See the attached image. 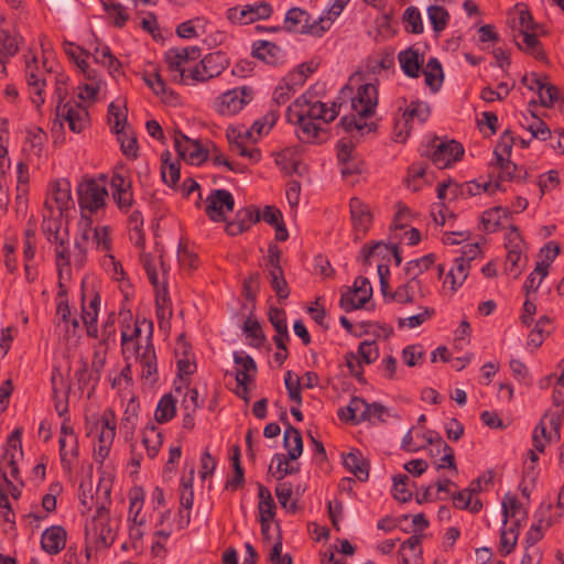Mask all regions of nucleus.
Returning a JSON list of instances; mask_svg holds the SVG:
<instances>
[{"instance_id": "obj_62", "label": "nucleus", "mask_w": 564, "mask_h": 564, "mask_svg": "<svg viewBox=\"0 0 564 564\" xmlns=\"http://www.w3.org/2000/svg\"><path fill=\"white\" fill-rule=\"evenodd\" d=\"M494 171H497L498 178L501 181H510L513 178L517 171V165L509 160V158L502 159L501 161L495 160L491 163Z\"/></svg>"}, {"instance_id": "obj_60", "label": "nucleus", "mask_w": 564, "mask_h": 564, "mask_svg": "<svg viewBox=\"0 0 564 564\" xmlns=\"http://www.w3.org/2000/svg\"><path fill=\"white\" fill-rule=\"evenodd\" d=\"M289 460V456L286 457L284 454L278 453L273 455L272 464H276V471L273 474V476H275L276 479H282L288 475H292L299 471V468L290 465Z\"/></svg>"}, {"instance_id": "obj_53", "label": "nucleus", "mask_w": 564, "mask_h": 564, "mask_svg": "<svg viewBox=\"0 0 564 564\" xmlns=\"http://www.w3.org/2000/svg\"><path fill=\"white\" fill-rule=\"evenodd\" d=\"M279 115L270 110L264 117L254 121L251 129L245 130V134L252 137V133L256 132L258 135L267 134L270 129L275 124Z\"/></svg>"}, {"instance_id": "obj_34", "label": "nucleus", "mask_w": 564, "mask_h": 564, "mask_svg": "<svg viewBox=\"0 0 564 564\" xmlns=\"http://www.w3.org/2000/svg\"><path fill=\"white\" fill-rule=\"evenodd\" d=\"M282 251L276 245H270L268 256L264 258V267L269 281L274 276H283L284 272L281 267Z\"/></svg>"}, {"instance_id": "obj_40", "label": "nucleus", "mask_w": 564, "mask_h": 564, "mask_svg": "<svg viewBox=\"0 0 564 564\" xmlns=\"http://www.w3.org/2000/svg\"><path fill=\"white\" fill-rule=\"evenodd\" d=\"M61 227V221L58 219H47L43 221V234L50 243L56 246L58 242L68 239V230L65 228L62 232Z\"/></svg>"}, {"instance_id": "obj_54", "label": "nucleus", "mask_w": 564, "mask_h": 564, "mask_svg": "<svg viewBox=\"0 0 564 564\" xmlns=\"http://www.w3.org/2000/svg\"><path fill=\"white\" fill-rule=\"evenodd\" d=\"M403 22L408 32L413 34H421L423 32L422 18L417 8H406L403 13Z\"/></svg>"}, {"instance_id": "obj_63", "label": "nucleus", "mask_w": 564, "mask_h": 564, "mask_svg": "<svg viewBox=\"0 0 564 564\" xmlns=\"http://www.w3.org/2000/svg\"><path fill=\"white\" fill-rule=\"evenodd\" d=\"M536 93L539 95L541 104L544 107H552L553 104L558 98L557 88L555 86L544 83V82L541 84V86H539V89Z\"/></svg>"}, {"instance_id": "obj_52", "label": "nucleus", "mask_w": 564, "mask_h": 564, "mask_svg": "<svg viewBox=\"0 0 564 564\" xmlns=\"http://www.w3.org/2000/svg\"><path fill=\"white\" fill-rule=\"evenodd\" d=\"M243 332L247 337L251 338V345L260 347L265 341V336L262 332L261 325L257 319L248 317L243 323Z\"/></svg>"}, {"instance_id": "obj_57", "label": "nucleus", "mask_w": 564, "mask_h": 564, "mask_svg": "<svg viewBox=\"0 0 564 564\" xmlns=\"http://www.w3.org/2000/svg\"><path fill=\"white\" fill-rule=\"evenodd\" d=\"M532 134L533 138L545 141L547 139L554 140L550 128L540 118L532 116L531 121L524 126Z\"/></svg>"}, {"instance_id": "obj_19", "label": "nucleus", "mask_w": 564, "mask_h": 564, "mask_svg": "<svg viewBox=\"0 0 564 564\" xmlns=\"http://www.w3.org/2000/svg\"><path fill=\"white\" fill-rule=\"evenodd\" d=\"M251 137L245 134V130L241 131L236 128L227 130V139L231 152L248 158L251 162H258L261 159L260 150L254 147H249V139Z\"/></svg>"}, {"instance_id": "obj_33", "label": "nucleus", "mask_w": 564, "mask_h": 564, "mask_svg": "<svg viewBox=\"0 0 564 564\" xmlns=\"http://www.w3.org/2000/svg\"><path fill=\"white\" fill-rule=\"evenodd\" d=\"M116 415L112 409H106L100 419L99 443L112 444L116 436Z\"/></svg>"}, {"instance_id": "obj_28", "label": "nucleus", "mask_w": 564, "mask_h": 564, "mask_svg": "<svg viewBox=\"0 0 564 564\" xmlns=\"http://www.w3.org/2000/svg\"><path fill=\"white\" fill-rule=\"evenodd\" d=\"M399 63L403 73L411 77L416 78L420 75L423 59L416 50L408 48L399 53Z\"/></svg>"}, {"instance_id": "obj_29", "label": "nucleus", "mask_w": 564, "mask_h": 564, "mask_svg": "<svg viewBox=\"0 0 564 564\" xmlns=\"http://www.w3.org/2000/svg\"><path fill=\"white\" fill-rule=\"evenodd\" d=\"M283 446L288 451L289 459H297L303 452V440L300 431L294 426L288 424L284 436Z\"/></svg>"}, {"instance_id": "obj_59", "label": "nucleus", "mask_w": 564, "mask_h": 564, "mask_svg": "<svg viewBox=\"0 0 564 564\" xmlns=\"http://www.w3.org/2000/svg\"><path fill=\"white\" fill-rule=\"evenodd\" d=\"M127 116L121 112L120 107L111 102L108 108V122L116 134H120L124 130Z\"/></svg>"}, {"instance_id": "obj_51", "label": "nucleus", "mask_w": 564, "mask_h": 564, "mask_svg": "<svg viewBox=\"0 0 564 564\" xmlns=\"http://www.w3.org/2000/svg\"><path fill=\"white\" fill-rule=\"evenodd\" d=\"M552 525V520L540 519L538 523H533L525 536V547H538L536 543L543 538L544 530Z\"/></svg>"}, {"instance_id": "obj_49", "label": "nucleus", "mask_w": 564, "mask_h": 564, "mask_svg": "<svg viewBox=\"0 0 564 564\" xmlns=\"http://www.w3.org/2000/svg\"><path fill=\"white\" fill-rule=\"evenodd\" d=\"M430 106L424 101H411L403 112L405 119L411 122L416 119L419 122H424L430 117Z\"/></svg>"}, {"instance_id": "obj_16", "label": "nucleus", "mask_w": 564, "mask_h": 564, "mask_svg": "<svg viewBox=\"0 0 564 564\" xmlns=\"http://www.w3.org/2000/svg\"><path fill=\"white\" fill-rule=\"evenodd\" d=\"M56 116L68 123L73 132H82L89 123L87 109L78 102L57 104Z\"/></svg>"}, {"instance_id": "obj_13", "label": "nucleus", "mask_w": 564, "mask_h": 564, "mask_svg": "<svg viewBox=\"0 0 564 564\" xmlns=\"http://www.w3.org/2000/svg\"><path fill=\"white\" fill-rule=\"evenodd\" d=\"M252 95V89L248 87L230 89L217 99V111L223 116L236 115L251 101Z\"/></svg>"}, {"instance_id": "obj_32", "label": "nucleus", "mask_w": 564, "mask_h": 564, "mask_svg": "<svg viewBox=\"0 0 564 564\" xmlns=\"http://www.w3.org/2000/svg\"><path fill=\"white\" fill-rule=\"evenodd\" d=\"M258 497L260 522H264L265 520H272L275 514V503L272 498L271 491L263 485L258 484Z\"/></svg>"}, {"instance_id": "obj_37", "label": "nucleus", "mask_w": 564, "mask_h": 564, "mask_svg": "<svg viewBox=\"0 0 564 564\" xmlns=\"http://www.w3.org/2000/svg\"><path fill=\"white\" fill-rule=\"evenodd\" d=\"M176 414V401L171 393L164 394L155 410V420L159 423H166L171 421Z\"/></svg>"}, {"instance_id": "obj_6", "label": "nucleus", "mask_w": 564, "mask_h": 564, "mask_svg": "<svg viewBox=\"0 0 564 564\" xmlns=\"http://www.w3.org/2000/svg\"><path fill=\"white\" fill-rule=\"evenodd\" d=\"M78 205L83 217H90L106 205L108 192L97 181L90 178L83 181L77 187Z\"/></svg>"}, {"instance_id": "obj_35", "label": "nucleus", "mask_w": 564, "mask_h": 564, "mask_svg": "<svg viewBox=\"0 0 564 564\" xmlns=\"http://www.w3.org/2000/svg\"><path fill=\"white\" fill-rule=\"evenodd\" d=\"M142 443L147 449L148 456L154 458L162 445V434L154 425H148L143 430Z\"/></svg>"}, {"instance_id": "obj_23", "label": "nucleus", "mask_w": 564, "mask_h": 564, "mask_svg": "<svg viewBox=\"0 0 564 564\" xmlns=\"http://www.w3.org/2000/svg\"><path fill=\"white\" fill-rule=\"evenodd\" d=\"M66 544V531L61 525H53L42 533L41 546L48 554L59 553Z\"/></svg>"}, {"instance_id": "obj_15", "label": "nucleus", "mask_w": 564, "mask_h": 564, "mask_svg": "<svg viewBox=\"0 0 564 564\" xmlns=\"http://www.w3.org/2000/svg\"><path fill=\"white\" fill-rule=\"evenodd\" d=\"M153 324H148V335L145 346L141 355L137 356V361L141 368V379L149 386H153L159 380L158 361L154 347L152 345Z\"/></svg>"}, {"instance_id": "obj_55", "label": "nucleus", "mask_w": 564, "mask_h": 564, "mask_svg": "<svg viewBox=\"0 0 564 564\" xmlns=\"http://www.w3.org/2000/svg\"><path fill=\"white\" fill-rule=\"evenodd\" d=\"M434 262L435 256L433 253L412 260L405 267L406 275L416 279L421 273L429 270Z\"/></svg>"}, {"instance_id": "obj_1", "label": "nucleus", "mask_w": 564, "mask_h": 564, "mask_svg": "<svg viewBox=\"0 0 564 564\" xmlns=\"http://www.w3.org/2000/svg\"><path fill=\"white\" fill-rule=\"evenodd\" d=\"M377 105V86L373 84L361 85L351 99V109L355 115L343 117L339 121V127L345 132H356L360 135L373 131L376 124L373 122H367L365 119L375 115Z\"/></svg>"}, {"instance_id": "obj_56", "label": "nucleus", "mask_w": 564, "mask_h": 564, "mask_svg": "<svg viewBox=\"0 0 564 564\" xmlns=\"http://www.w3.org/2000/svg\"><path fill=\"white\" fill-rule=\"evenodd\" d=\"M189 479H182L181 482V494H180V505L181 508L185 510H191L194 502V490H193V478H194V468L189 471Z\"/></svg>"}, {"instance_id": "obj_21", "label": "nucleus", "mask_w": 564, "mask_h": 564, "mask_svg": "<svg viewBox=\"0 0 564 564\" xmlns=\"http://www.w3.org/2000/svg\"><path fill=\"white\" fill-rule=\"evenodd\" d=\"M296 117L299 123V138L303 142L322 143L328 139V132L321 122L313 121L307 117L299 115H296Z\"/></svg>"}, {"instance_id": "obj_18", "label": "nucleus", "mask_w": 564, "mask_h": 564, "mask_svg": "<svg viewBox=\"0 0 564 564\" xmlns=\"http://www.w3.org/2000/svg\"><path fill=\"white\" fill-rule=\"evenodd\" d=\"M112 198L122 213H128L134 202L132 182L119 173H115L110 180Z\"/></svg>"}, {"instance_id": "obj_58", "label": "nucleus", "mask_w": 564, "mask_h": 564, "mask_svg": "<svg viewBox=\"0 0 564 564\" xmlns=\"http://www.w3.org/2000/svg\"><path fill=\"white\" fill-rule=\"evenodd\" d=\"M292 494V486L289 482H280L275 487V496L281 507L294 512L296 510V505L294 501L290 502Z\"/></svg>"}, {"instance_id": "obj_46", "label": "nucleus", "mask_w": 564, "mask_h": 564, "mask_svg": "<svg viewBox=\"0 0 564 564\" xmlns=\"http://www.w3.org/2000/svg\"><path fill=\"white\" fill-rule=\"evenodd\" d=\"M518 527L519 525L511 524L507 528V524L503 523L500 534V551L505 555L510 554L514 550L519 535Z\"/></svg>"}, {"instance_id": "obj_22", "label": "nucleus", "mask_w": 564, "mask_h": 564, "mask_svg": "<svg viewBox=\"0 0 564 564\" xmlns=\"http://www.w3.org/2000/svg\"><path fill=\"white\" fill-rule=\"evenodd\" d=\"M51 202H54L56 208L62 213L72 205L70 184L67 180L55 181L51 187V195L45 200V206L53 208Z\"/></svg>"}, {"instance_id": "obj_39", "label": "nucleus", "mask_w": 564, "mask_h": 564, "mask_svg": "<svg viewBox=\"0 0 564 564\" xmlns=\"http://www.w3.org/2000/svg\"><path fill=\"white\" fill-rule=\"evenodd\" d=\"M19 50V42L8 31L0 30V64L4 65Z\"/></svg>"}, {"instance_id": "obj_10", "label": "nucleus", "mask_w": 564, "mask_h": 564, "mask_svg": "<svg viewBox=\"0 0 564 564\" xmlns=\"http://www.w3.org/2000/svg\"><path fill=\"white\" fill-rule=\"evenodd\" d=\"M86 536L91 539L97 546L108 547L116 539V532L109 524V512L105 507L97 509L90 525L86 527Z\"/></svg>"}, {"instance_id": "obj_36", "label": "nucleus", "mask_w": 564, "mask_h": 564, "mask_svg": "<svg viewBox=\"0 0 564 564\" xmlns=\"http://www.w3.org/2000/svg\"><path fill=\"white\" fill-rule=\"evenodd\" d=\"M508 210L501 207L488 209L481 215L482 229L495 232L502 226V218H507Z\"/></svg>"}, {"instance_id": "obj_2", "label": "nucleus", "mask_w": 564, "mask_h": 564, "mask_svg": "<svg viewBox=\"0 0 564 564\" xmlns=\"http://www.w3.org/2000/svg\"><path fill=\"white\" fill-rule=\"evenodd\" d=\"M535 23L528 10H520L517 17L512 19L513 41L516 45L534 56L535 58H543L544 53L541 42L536 37Z\"/></svg>"}, {"instance_id": "obj_14", "label": "nucleus", "mask_w": 564, "mask_h": 564, "mask_svg": "<svg viewBox=\"0 0 564 564\" xmlns=\"http://www.w3.org/2000/svg\"><path fill=\"white\" fill-rule=\"evenodd\" d=\"M234 208L235 198L227 189H213L205 200V213L213 221H225V213Z\"/></svg>"}, {"instance_id": "obj_42", "label": "nucleus", "mask_w": 564, "mask_h": 564, "mask_svg": "<svg viewBox=\"0 0 564 564\" xmlns=\"http://www.w3.org/2000/svg\"><path fill=\"white\" fill-rule=\"evenodd\" d=\"M143 508V492L141 489H134L130 492V507L128 520L133 524L143 525L145 520L144 517H140Z\"/></svg>"}, {"instance_id": "obj_50", "label": "nucleus", "mask_w": 564, "mask_h": 564, "mask_svg": "<svg viewBox=\"0 0 564 564\" xmlns=\"http://www.w3.org/2000/svg\"><path fill=\"white\" fill-rule=\"evenodd\" d=\"M368 404L369 403H367L362 398L354 397L347 406V411H349L347 421L360 423L368 420V416L366 415Z\"/></svg>"}, {"instance_id": "obj_8", "label": "nucleus", "mask_w": 564, "mask_h": 564, "mask_svg": "<svg viewBox=\"0 0 564 564\" xmlns=\"http://www.w3.org/2000/svg\"><path fill=\"white\" fill-rule=\"evenodd\" d=\"M22 429H15L7 441V445L0 456V473L8 486H11V479L19 480V468L17 465V454L22 455Z\"/></svg>"}, {"instance_id": "obj_38", "label": "nucleus", "mask_w": 564, "mask_h": 564, "mask_svg": "<svg viewBox=\"0 0 564 564\" xmlns=\"http://www.w3.org/2000/svg\"><path fill=\"white\" fill-rule=\"evenodd\" d=\"M421 289V282L417 279L410 276V280L400 285L390 297L399 303H412L416 291Z\"/></svg>"}, {"instance_id": "obj_3", "label": "nucleus", "mask_w": 564, "mask_h": 564, "mask_svg": "<svg viewBox=\"0 0 564 564\" xmlns=\"http://www.w3.org/2000/svg\"><path fill=\"white\" fill-rule=\"evenodd\" d=\"M333 24L332 17L312 20L308 12L301 8H292L286 12L284 29L289 32L322 36Z\"/></svg>"}, {"instance_id": "obj_5", "label": "nucleus", "mask_w": 564, "mask_h": 564, "mask_svg": "<svg viewBox=\"0 0 564 564\" xmlns=\"http://www.w3.org/2000/svg\"><path fill=\"white\" fill-rule=\"evenodd\" d=\"M422 156L431 159L438 169H445L455 163L464 155V148L455 140L443 141L434 137L424 145L421 152Z\"/></svg>"}, {"instance_id": "obj_4", "label": "nucleus", "mask_w": 564, "mask_h": 564, "mask_svg": "<svg viewBox=\"0 0 564 564\" xmlns=\"http://www.w3.org/2000/svg\"><path fill=\"white\" fill-rule=\"evenodd\" d=\"M200 57V48L197 46L174 47L166 51L164 61L167 65V72L172 82L191 84L188 70L191 62Z\"/></svg>"}, {"instance_id": "obj_12", "label": "nucleus", "mask_w": 564, "mask_h": 564, "mask_svg": "<svg viewBox=\"0 0 564 564\" xmlns=\"http://www.w3.org/2000/svg\"><path fill=\"white\" fill-rule=\"evenodd\" d=\"M273 9L268 2L247 4L242 8L232 7L227 10V19L236 24H249L271 17Z\"/></svg>"}, {"instance_id": "obj_44", "label": "nucleus", "mask_w": 564, "mask_h": 564, "mask_svg": "<svg viewBox=\"0 0 564 564\" xmlns=\"http://www.w3.org/2000/svg\"><path fill=\"white\" fill-rule=\"evenodd\" d=\"M130 325H127L121 330V347L122 354L124 358L131 359L135 358L138 355H141L143 347L140 345L139 340L131 338L129 335Z\"/></svg>"}, {"instance_id": "obj_27", "label": "nucleus", "mask_w": 564, "mask_h": 564, "mask_svg": "<svg viewBox=\"0 0 564 564\" xmlns=\"http://www.w3.org/2000/svg\"><path fill=\"white\" fill-rule=\"evenodd\" d=\"M253 56L270 65H276L283 59V51L275 43L261 41L253 45Z\"/></svg>"}, {"instance_id": "obj_43", "label": "nucleus", "mask_w": 564, "mask_h": 564, "mask_svg": "<svg viewBox=\"0 0 564 564\" xmlns=\"http://www.w3.org/2000/svg\"><path fill=\"white\" fill-rule=\"evenodd\" d=\"M429 20L432 24L433 31L435 33H441L446 29L449 21L448 11L441 6H431L427 9Z\"/></svg>"}, {"instance_id": "obj_26", "label": "nucleus", "mask_w": 564, "mask_h": 564, "mask_svg": "<svg viewBox=\"0 0 564 564\" xmlns=\"http://www.w3.org/2000/svg\"><path fill=\"white\" fill-rule=\"evenodd\" d=\"M343 464L345 468L354 474L359 481H366L369 478V464L359 451H352L344 456Z\"/></svg>"}, {"instance_id": "obj_24", "label": "nucleus", "mask_w": 564, "mask_h": 564, "mask_svg": "<svg viewBox=\"0 0 564 564\" xmlns=\"http://www.w3.org/2000/svg\"><path fill=\"white\" fill-rule=\"evenodd\" d=\"M55 264L57 268L59 285L63 280H68L72 274L73 257L68 247V239L54 246Z\"/></svg>"}, {"instance_id": "obj_25", "label": "nucleus", "mask_w": 564, "mask_h": 564, "mask_svg": "<svg viewBox=\"0 0 564 564\" xmlns=\"http://www.w3.org/2000/svg\"><path fill=\"white\" fill-rule=\"evenodd\" d=\"M349 207L355 230L365 234L372 220L369 207L356 197L350 199Z\"/></svg>"}, {"instance_id": "obj_11", "label": "nucleus", "mask_w": 564, "mask_h": 564, "mask_svg": "<svg viewBox=\"0 0 564 564\" xmlns=\"http://www.w3.org/2000/svg\"><path fill=\"white\" fill-rule=\"evenodd\" d=\"M371 295L372 288L369 280L365 276H358L352 288H347L341 293L339 306L346 312L359 310L370 300Z\"/></svg>"}, {"instance_id": "obj_47", "label": "nucleus", "mask_w": 564, "mask_h": 564, "mask_svg": "<svg viewBox=\"0 0 564 564\" xmlns=\"http://www.w3.org/2000/svg\"><path fill=\"white\" fill-rule=\"evenodd\" d=\"M296 107H300L297 112L299 116L307 117L313 121L319 122L324 113V102L316 101L313 104L307 102L303 99H297L295 102Z\"/></svg>"}, {"instance_id": "obj_17", "label": "nucleus", "mask_w": 564, "mask_h": 564, "mask_svg": "<svg viewBox=\"0 0 564 564\" xmlns=\"http://www.w3.org/2000/svg\"><path fill=\"white\" fill-rule=\"evenodd\" d=\"M174 148L177 154L191 164H200L208 158V151L198 141L178 131L174 134Z\"/></svg>"}, {"instance_id": "obj_61", "label": "nucleus", "mask_w": 564, "mask_h": 564, "mask_svg": "<svg viewBox=\"0 0 564 564\" xmlns=\"http://www.w3.org/2000/svg\"><path fill=\"white\" fill-rule=\"evenodd\" d=\"M513 142L514 139L511 135L510 131H505L500 137L498 144L495 148V160L502 162V159L509 158L511 154Z\"/></svg>"}, {"instance_id": "obj_64", "label": "nucleus", "mask_w": 564, "mask_h": 564, "mask_svg": "<svg viewBox=\"0 0 564 564\" xmlns=\"http://www.w3.org/2000/svg\"><path fill=\"white\" fill-rule=\"evenodd\" d=\"M245 229H249L252 224H257L261 220V213L258 209L246 207L237 212L236 218Z\"/></svg>"}, {"instance_id": "obj_7", "label": "nucleus", "mask_w": 564, "mask_h": 564, "mask_svg": "<svg viewBox=\"0 0 564 564\" xmlns=\"http://www.w3.org/2000/svg\"><path fill=\"white\" fill-rule=\"evenodd\" d=\"M47 75H50V72L46 69L45 63L40 65L35 56H32L30 59L26 56L25 80L29 87L31 100L37 108L45 101L44 88L46 86Z\"/></svg>"}, {"instance_id": "obj_30", "label": "nucleus", "mask_w": 564, "mask_h": 564, "mask_svg": "<svg viewBox=\"0 0 564 564\" xmlns=\"http://www.w3.org/2000/svg\"><path fill=\"white\" fill-rule=\"evenodd\" d=\"M503 523L507 524L509 519H514L511 524L519 525L527 518V511L518 501L516 496L507 495L502 500Z\"/></svg>"}, {"instance_id": "obj_41", "label": "nucleus", "mask_w": 564, "mask_h": 564, "mask_svg": "<svg viewBox=\"0 0 564 564\" xmlns=\"http://www.w3.org/2000/svg\"><path fill=\"white\" fill-rule=\"evenodd\" d=\"M231 462L234 467V477L226 481V489L237 490L245 482L243 468L240 464V448L239 446L232 447Z\"/></svg>"}, {"instance_id": "obj_45", "label": "nucleus", "mask_w": 564, "mask_h": 564, "mask_svg": "<svg viewBox=\"0 0 564 564\" xmlns=\"http://www.w3.org/2000/svg\"><path fill=\"white\" fill-rule=\"evenodd\" d=\"M469 263L465 261V258H456L454 264L451 268L447 278L451 279L452 289L460 286L466 278L468 276Z\"/></svg>"}, {"instance_id": "obj_20", "label": "nucleus", "mask_w": 564, "mask_h": 564, "mask_svg": "<svg viewBox=\"0 0 564 564\" xmlns=\"http://www.w3.org/2000/svg\"><path fill=\"white\" fill-rule=\"evenodd\" d=\"M508 253L506 259V272L517 279L523 267L522 264V241L518 228L511 226L509 243L507 245Z\"/></svg>"}, {"instance_id": "obj_9", "label": "nucleus", "mask_w": 564, "mask_h": 564, "mask_svg": "<svg viewBox=\"0 0 564 564\" xmlns=\"http://www.w3.org/2000/svg\"><path fill=\"white\" fill-rule=\"evenodd\" d=\"M228 65V58L223 52L209 53L188 70L191 84L196 82L203 83L217 77Z\"/></svg>"}, {"instance_id": "obj_31", "label": "nucleus", "mask_w": 564, "mask_h": 564, "mask_svg": "<svg viewBox=\"0 0 564 564\" xmlns=\"http://www.w3.org/2000/svg\"><path fill=\"white\" fill-rule=\"evenodd\" d=\"M348 133V137H343L337 142V159L340 164H348L349 161L354 160V149L356 144L360 141V139L364 137L356 132Z\"/></svg>"}, {"instance_id": "obj_48", "label": "nucleus", "mask_w": 564, "mask_h": 564, "mask_svg": "<svg viewBox=\"0 0 564 564\" xmlns=\"http://www.w3.org/2000/svg\"><path fill=\"white\" fill-rule=\"evenodd\" d=\"M138 409L139 404L133 399H131L128 402L127 408L124 410L121 430L123 431L127 437L131 436L135 429L138 420Z\"/></svg>"}]
</instances>
